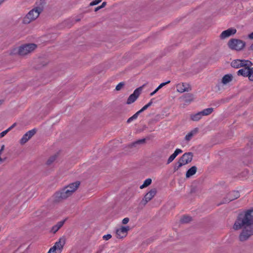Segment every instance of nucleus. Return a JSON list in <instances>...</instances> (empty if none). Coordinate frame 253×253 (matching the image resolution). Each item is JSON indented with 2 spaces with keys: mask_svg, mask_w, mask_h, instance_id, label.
Returning a JSON list of instances; mask_svg holds the SVG:
<instances>
[{
  "mask_svg": "<svg viewBox=\"0 0 253 253\" xmlns=\"http://www.w3.org/2000/svg\"><path fill=\"white\" fill-rule=\"evenodd\" d=\"M235 230L242 229L239 235L241 241L248 240L253 235V209L239 215L233 225Z\"/></svg>",
  "mask_w": 253,
  "mask_h": 253,
  "instance_id": "1",
  "label": "nucleus"
},
{
  "mask_svg": "<svg viewBox=\"0 0 253 253\" xmlns=\"http://www.w3.org/2000/svg\"><path fill=\"white\" fill-rule=\"evenodd\" d=\"M80 184V182L79 181H76L69 184L61 190L56 192L54 195V201L58 202L67 199L75 192Z\"/></svg>",
  "mask_w": 253,
  "mask_h": 253,
  "instance_id": "2",
  "label": "nucleus"
},
{
  "mask_svg": "<svg viewBox=\"0 0 253 253\" xmlns=\"http://www.w3.org/2000/svg\"><path fill=\"white\" fill-rule=\"evenodd\" d=\"M44 3L42 2L40 4L31 9L23 18L22 23L28 24L35 20L43 10Z\"/></svg>",
  "mask_w": 253,
  "mask_h": 253,
  "instance_id": "3",
  "label": "nucleus"
},
{
  "mask_svg": "<svg viewBox=\"0 0 253 253\" xmlns=\"http://www.w3.org/2000/svg\"><path fill=\"white\" fill-rule=\"evenodd\" d=\"M245 45L246 43L245 42L236 39H232L228 42V45L230 49L237 51L242 50L245 46Z\"/></svg>",
  "mask_w": 253,
  "mask_h": 253,
  "instance_id": "4",
  "label": "nucleus"
},
{
  "mask_svg": "<svg viewBox=\"0 0 253 253\" xmlns=\"http://www.w3.org/2000/svg\"><path fill=\"white\" fill-rule=\"evenodd\" d=\"M37 46V45L34 43H29L21 46L18 49V54L21 56L27 55L34 51Z\"/></svg>",
  "mask_w": 253,
  "mask_h": 253,
  "instance_id": "5",
  "label": "nucleus"
},
{
  "mask_svg": "<svg viewBox=\"0 0 253 253\" xmlns=\"http://www.w3.org/2000/svg\"><path fill=\"white\" fill-rule=\"evenodd\" d=\"M231 65L233 68H240L243 67H251L252 63L248 60L236 59L232 61Z\"/></svg>",
  "mask_w": 253,
  "mask_h": 253,
  "instance_id": "6",
  "label": "nucleus"
},
{
  "mask_svg": "<svg viewBox=\"0 0 253 253\" xmlns=\"http://www.w3.org/2000/svg\"><path fill=\"white\" fill-rule=\"evenodd\" d=\"M146 84H145L142 86L136 88L134 91L133 93L129 95L126 101L127 104H130L133 103L137 99L140 95L143 88L146 85Z\"/></svg>",
  "mask_w": 253,
  "mask_h": 253,
  "instance_id": "7",
  "label": "nucleus"
},
{
  "mask_svg": "<svg viewBox=\"0 0 253 253\" xmlns=\"http://www.w3.org/2000/svg\"><path fill=\"white\" fill-rule=\"evenodd\" d=\"M156 193L157 190L156 188H153L150 190L145 195L144 198L141 201L142 203L144 205H146V203L152 199V198L156 195Z\"/></svg>",
  "mask_w": 253,
  "mask_h": 253,
  "instance_id": "8",
  "label": "nucleus"
},
{
  "mask_svg": "<svg viewBox=\"0 0 253 253\" xmlns=\"http://www.w3.org/2000/svg\"><path fill=\"white\" fill-rule=\"evenodd\" d=\"M36 132L35 129H33L27 132L20 140L21 145L25 144Z\"/></svg>",
  "mask_w": 253,
  "mask_h": 253,
  "instance_id": "9",
  "label": "nucleus"
},
{
  "mask_svg": "<svg viewBox=\"0 0 253 253\" xmlns=\"http://www.w3.org/2000/svg\"><path fill=\"white\" fill-rule=\"evenodd\" d=\"M129 230V226H122L116 230V237L117 238L122 239L125 237Z\"/></svg>",
  "mask_w": 253,
  "mask_h": 253,
  "instance_id": "10",
  "label": "nucleus"
},
{
  "mask_svg": "<svg viewBox=\"0 0 253 253\" xmlns=\"http://www.w3.org/2000/svg\"><path fill=\"white\" fill-rule=\"evenodd\" d=\"M190 159V152L185 153L179 159L178 161V166L176 169L183 165L188 163Z\"/></svg>",
  "mask_w": 253,
  "mask_h": 253,
  "instance_id": "11",
  "label": "nucleus"
},
{
  "mask_svg": "<svg viewBox=\"0 0 253 253\" xmlns=\"http://www.w3.org/2000/svg\"><path fill=\"white\" fill-rule=\"evenodd\" d=\"M237 32L236 29L231 28L228 29L226 30L223 31L220 35L221 39H225L229 37L230 36L234 35Z\"/></svg>",
  "mask_w": 253,
  "mask_h": 253,
  "instance_id": "12",
  "label": "nucleus"
},
{
  "mask_svg": "<svg viewBox=\"0 0 253 253\" xmlns=\"http://www.w3.org/2000/svg\"><path fill=\"white\" fill-rule=\"evenodd\" d=\"M66 238L64 236H62L59 239L58 241L55 243L54 245L56 246L57 252H59V253H60L62 251L63 247L66 243Z\"/></svg>",
  "mask_w": 253,
  "mask_h": 253,
  "instance_id": "13",
  "label": "nucleus"
},
{
  "mask_svg": "<svg viewBox=\"0 0 253 253\" xmlns=\"http://www.w3.org/2000/svg\"><path fill=\"white\" fill-rule=\"evenodd\" d=\"M177 91L180 93H183L185 91H188L189 87V84L186 83H179L176 84Z\"/></svg>",
  "mask_w": 253,
  "mask_h": 253,
  "instance_id": "14",
  "label": "nucleus"
},
{
  "mask_svg": "<svg viewBox=\"0 0 253 253\" xmlns=\"http://www.w3.org/2000/svg\"><path fill=\"white\" fill-rule=\"evenodd\" d=\"M240 196L239 193L238 191H234L230 192L228 195V200L227 202L233 201L235 199H237Z\"/></svg>",
  "mask_w": 253,
  "mask_h": 253,
  "instance_id": "15",
  "label": "nucleus"
},
{
  "mask_svg": "<svg viewBox=\"0 0 253 253\" xmlns=\"http://www.w3.org/2000/svg\"><path fill=\"white\" fill-rule=\"evenodd\" d=\"M250 67H243V68L240 69L237 72L238 76H242L245 77H247L248 76V72L249 68Z\"/></svg>",
  "mask_w": 253,
  "mask_h": 253,
  "instance_id": "16",
  "label": "nucleus"
},
{
  "mask_svg": "<svg viewBox=\"0 0 253 253\" xmlns=\"http://www.w3.org/2000/svg\"><path fill=\"white\" fill-rule=\"evenodd\" d=\"M65 220H66L64 219L63 220L57 222L56 225H55L52 227L51 231L53 233H55L63 225Z\"/></svg>",
  "mask_w": 253,
  "mask_h": 253,
  "instance_id": "17",
  "label": "nucleus"
},
{
  "mask_svg": "<svg viewBox=\"0 0 253 253\" xmlns=\"http://www.w3.org/2000/svg\"><path fill=\"white\" fill-rule=\"evenodd\" d=\"M232 76L231 75H225L223 76L222 79V83L225 84L229 83L232 81Z\"/></svg>",
  "mask_w": 253,
  "mask_h": 253,
  "instance_id": "18",
  "label": "nucleus"
},
{
  "mask_svg": "<svg viewBox=\"0 0 253 253\" xmlns=\"http://www.w3.org/2000/svg\"><path fill=\"white\" fill-rule=\"evenodd\" d=\"M202 116H203L202 113H201V112H199L195 114L191 115V119L193 121H197L200 120L202 118Z\"/></svg>",
  "mask_w": 253,
  "mask_h": 253,
  "instance_id": "19",
  "label": "nucleus"
},
{
  "mask_svg": "<svg viewBox=\"0 0 253 253\" xmlns=\"http://www.w3.org/2000/svg\"><path fill=\"white\" fill-rule=\"evenodd\" d=\"M213 111V109L212 108H207L203 111H201V113H202V116H208L211 114Z\"/></svg>",
  "mask_w": 253,
  "mask_h": 253,
  "instance_id": "20",
  "label": "nucleus"
},
{
  "mask_svg": "<svg viewBox=\"0 0 253 253\" xmlns=\"http://www.w3.org/2000/svg\"><path fill=\"white\" fill-rule=\"evenodd\" d=\"M152 183V179L151 178H147L146 179L143 184L140 186V189H143L145 187H146L148 186L149 185H150Z\"/></svg>",
  "mask_w": 253,
  "mask_h": 253,
  "instance_id": "21",
  "label": "nucleus"
},
{
  "mask_svg": "<svg viewBox=\"0 0 253 253\" xmlns=\"http://www.w3.org/2000/svg\"><path fill=\"white\" fill-rule=\"evenodd\" d=\"M181 101L185 102V103H188L190 101V96L189 94L186 95H183L180 97Z\"/></svg>",
  "mask_w": 253,
  "mask_h": 253,
  "instance_id": "22",
  "label": "nucleus"
},
{
  "mask_svg": "<svg viewBox=\"0 0 253 253\" xmlns=\"http://www.w3.org/2000/svg\"><path fill=\"white\" fill-rule=\"evenodd\" d=\"M190 222V217L188 215H183L180 219L182 223H188Z\"/></svg>",
  "mask_w": 253,
  "mask_h": 253,
  "instance_id": "23",
  "label": "nucleus"
},
{
  "mask_svg": "<svg viewBox=\"0 0 253 253\" xmlns=\"http://www.w3.org/2000/svg\"><path fill=\"white\" fill-rule=\"evenodd\" d=\"M56 158H57L56 155H54L50 157L47 161L46 164L47 165H50L51 164H52L55 161Z\"/></svg>",
  "mask_w": 253,
  "mask_h": 253,
  "instance_id": "24",
  "label": "nucleus"
},
{
  "mask_svg": "<svg viewBox=\"0 0 253 253\" xmlns=\"http://www.w3.org/2000/svg\"><path fill=\"white\" fill-rule=\"evenodd\" d=\"M145 142V139H139L131 144V147H136L137 145L144 143Z\"/></svg>",
  "mask_w": 253,
  "mask_h": 253,
  "instance_id": "25",
  "label": "nucleus"
},
{
  "mask_svg": "<svg viewBox=\"0 0 253 253\" xmlns=\"http://www.w3.org/2000/svg\"><path fill=\"white\" fill-rule=\"evenodd\" d=\"M248 77L250 81H253V67L249 68Z\"/></svg>",
  "mask_w": 253,
  "mask_h": 253,
  "instance_id": "26",
  "label": "nucleus"
},
{
  "mask_svg": "<svg viewBox=\"0 0 253 253\" xmlns=\"http://www.w3.org/2000/svg\"><path fill=\"white\" fill-rule=\"evenodd\" d=\"M139 114L137 112L132 116H131V117H130L128 119V120H127V123H129L133 120L136 119L138 117Z\"/></svg>",
  "mask_w": 253,
  "mask_h": 253,
  "instance_id": "27",
  "label": "nucleus"
},
{
  "mask_svg": "<svg viewBox=\"0 0 253 253\" xmlns=\"http://www.w3.org/2000/svg\"><path fill=\"white\" fill-rule=\"evenodd\" d=\"M101 1H102V0H94L90 3L89 5L90 6L95 5L98 4Z\"/></svg>",
  "mask_w": 253,
  "mask_h": 253,
  "instance_id": "28",
  "label": "nucleus"
},
{
  "mask_svg": "<svg viewBox=\"0 0 253 253\" xmlns=\"http://www.w3.org/2000/svg\"><path fill=\"white\" fill-rule=\"evenodd\" d=\"M170 82V81H167V82H165V83H163L162 84H161L158 87H157V90H159L160 89H161L162 87H163L164 86H165V85L169 84V83Z\"/></svg>",
  "mask_w": 253,
  "mask_h": 253,
  "instance_id": "29",
  "label": "nucleus"
},
{
  "mask_svg": "<svg viewBox=\"0 0 253 253\" xmlns=\"http://www.w3.org/2000/svg\"><path fill=\"white\" fill-rule=\"evenodd\" d=\"M125 85V84L123 82L120 83L116 87V89L117 90H120L123 87V86Z\"/></svg>",
  "mask_w": 253,
  "mask_h": 253,
  "instance_id": "30",
  "label": "nucleus"
},
{
  "mask_svg": "<svg viewBox=\"0 0 253 253\" xmlns=\"http://www.w3.org/2000/svg\"><path fill=\"white\" fill-rule=\"evenodd\" d=\"M182 153V151L180 149H176L174 152L172 154L176 157L179 154Z\"/></svg>",
  "mask_w": 253,
  "mask_h": 253,
  "instance_id": "31",
  "label": "nucleus"
},
{
  "mask_svg": "<svg viewBox=\"0 0 253 253\" xmlns=\"http://www.w3.org/2000/svg\"><path fill=\"white\" fill-rule=\"evenodd\" d=\"M182 153V151L180 149H176L174 152L172 154L176 157L179 154Z\"/></svg>",
  "mask_w": 253,
  "mask_h": 253,
  "instance_id": "32",
  "label": "nucleus"
},
{
  "mask_svg": "<svg viewBox=\"0 0 253 253\" xmlns=\"http://www.w3.org/2000/svg\"><path fill=\"white\" fill-rule=\"evenodd\" d=\"M182 153V151L180 149H176L174 152L172 154L176 157L179 154Z\"/></svg>",
  "mask_w": 253,
  "mask_h": 253,
  "instance_id": "33",
  "label": "nucleus"
},
{
  "mask_svg": "<svg viewBox=\"0 0 253 253\" xmlns=\"http://www.w3.org/2000/svg\"><path fill=\"white\" fill-rule=\"evenodd\" d=\"M175 158L176 157H175L173 154L171 155L168 160L167 164H169L172 162Z\"/></svg>",
  "mask_w": 253,
  "mask_h": 253,
  "instance_id": "34",
  "label": "nucleus"
},
{
  "mask_svg": "<svg viewBox=\"0 0 253 253\" xmlns=\"http://www.w3.org/2000/svg\"><path fill=\"white\" fill-rule=\"evenodd\" d=\"M197 171V168L195 166L191 167V176L195 174Z\"/></svg>",
  "mask_w": 253,
  "mask_h": 253,
  "instance_id": "35",
  "label": "nucleus"
},
{
  "mask_svg": "<svg viewBox=\"0 0 253 253\" xmlns=\"http://www.w3.org/2000/svg\"><path fill=\"white\" fill-rule=\"evenodd\" d=\"M56 251L57 252V249L56 247V246H55V245H54L49 250V253H56Z\"/></svg>",
  "mask_w": 253,
  "mask_h": 253,
  "instance_id": "36",
  "label": "nucleus"
},
{
  "mask_svg": "<svg viewBox=\"0 0 253 253\" xmlns=\"http://www.w3.org/2000/svg\"><path fill=\"white\" fill-rule=\"evenodd\" d=\"M8 132L9 130L7 129L3 131L1 133H0V138L4 137Z\"/></svg>",
  "mask_w": 253,
  "mask_h": 253,
  "instance_id": "37",
  "label": "nucleus"
},
{
  "mask_svg": "<svg viewBox=\"0 0 253 253\" xmlns=\"http://www.w3.org/2000/svg\"><path fill=\"white\" fill-rule=\"evenodd\" d=\"M111 237H112V236L111 234H107V235L103 236V238L104 240H108Z\"/></svg>",
  "mask_w": 253,
  "mask_h": 253,
  "instance_id": "38",
  "label": "nucleus"
},
{
  "mask_svg": "<svg viewBox=\"0 0 253 253\" xmlns=\"http://www.w3.org/2000/svg\"><path fill=\"white\" fill-rule=\"evenodd\" d=\"M129 220V219L128 217H126L123 219L122 223L124 224H126L128 222Z\"/></svg>",
  "mask_w": 253,
  "mask_h": 253,
  "instance_id": "39",
  "label": "nucleus"
},
{
  "mask_svg": "<svg viewBox=\"0 0 253 253\" xmlns=\"http://www.w3.org/2000/svg\"><path fill=\"white\" fill-rule=\"evenodd\" d=\"M148 108L146 107V105L144 106L139 111H137V112L140 114L146 110Z\"/></svg>",
  "mask_w": 253,
  "mask_h": 253,
  "instance_id": "40",
  "label": "nucleus"
},
{
  "mask_svg": "<svg viewBox=\"0 0 253 253\" xmlns=\"http://www.w3.org/2000/svg\"><path fill=\"white\" fill-rule=\"evenodd\" d=\"M197 132H198V129L197 128H195L192 131H191V137L192 135L195 134Z\"/></svg>",
  "mask_w": 253,
  "mask_h": 253,
  "instance_id": "41",
  "label": "nucleus"
},
{
  "mask_svg": "<svg viewBox=\"0 0 253 253\" xmlns=\"http://www.w3.org/2000/svg\"><path fill=\"white\" fill-rule=\"evenodd\" d=\"M16 126V123L13 124L11 126L7 128L9 130V131L11 130L15 126Z\"/></svg>",
  "mask_w": 253,
  "mask_h": 253,
  "instance_id": "42",
  "label": "nucleus"
},
{
  "mask_svg": "<svg viewBox=\"0 0 253 253\" xmlns=\"http://www.w3.org/2000/svg\"><path fill=\"white\" fill-rule=\"evenodd\" d=\"M186 177H190V169H188L186 173Z\"/></svg>",
  "mask_w": 253,
  "mask_h": 253,
  "instance_id": "43",
  "label": "nucleus"
},
{
  "mask_svg": "<svg viewBox=\"0 0 253 253\" xmlns=\"http://www.w3.org/2000/svg\"><path fill=\"white\" fill-rule=\"evenodd\" d=\"M106 4H107L106 2H103L101 4V5L100 6V7H101V8H102L106 6Z\"/></svg>",
  "mask_w": 253,
  "mask_h": 253,
  "instance_id": "44",
  "label": "nucleus"
},
{
  "mask_svg": "<svg viewBox=\"0 0 253 253\" xmlns=\"http://www.w3.org/2000/svg\"><path fill=\"white\" fill-rule=\"evenodd\" d=\"M158 90H157V88H156L154 91L150 93V96H153V95H154Z\"/></svg>",
  "mask_w": 253,
  "mask_h": 253,
  "instance_id": "45",
  "label": "nucleus"
},
{
  "mask_svg": "<svg viewBox=\"0 0 253 253\" xmlns=\"http://www.w3.org/2000/svg\"><path fill=\"white\" fill-rule=\"evenodd\" d=\"M185 139L187 140H190V133H188L187 134H186V135L185 136Z\"/></svg>",
  "mask_w": 253,
  "mask_h": 253,
  "instance_id": "46",
  "label": "nucleus"
},
{
  "mask_svg": "<svg viewBox=\"0 0 253 253\" xmlns=\"http://www.w3.org/2000/svg\"><path fill=\"white\" fill-rule=\"evenodd\" d=\"M152 104V101H151L150 102H149L148 104H147L146 105H145L146 106V107L147 108L149 107Z\"/></svg>",
  "mask_w": 253,
  "mask_h": 253,
  "instance_id": "47",
  "label": "nucleus"
},
{
  "mask_svg": "<svg viewBox=\"0 0 253 253\" xmlns=\"http://www.w3.org/2000/svg\"><path fill=\"white\" fill-rule=\"evenodd\" d=\"M248 37H249L250 39H253V33H252L251 34H250V35H249Z\"/></svg>",
  "mask_w": 253,
  "mask_h": 253,
  "instance_id": "48",
  "label": "nucleus"
},
{
  "mask_svg": "<svg viewBox=\"0 0 253 253\" xmlns=\"http://www.w3.org/2000/svg\"><path fill=\"white\" fill-rule=\"evenodd\" d=\"M101 9V7H100V6H97L96 7L95 9H94V11L96 12L98 10H99V9Z\"/></svg>",
  "mask_w": 253,
  "mask_h": 253,
  "instance_id": "49",
  "label": "nucleus"
},
{
  "mask_svg": "<svg viewBox=\"0 0 253 253\" xmlns=\"http://www.w3.org/2000/svg\"><path fill=\"white\" fill-rule=\"evenodd\" d=\"M5 0H0V5L5 1Z\"/></svg>",
  "mask_w": 253,
  "mask_h": 253,
  "instance_id": "50",
  "label": "nucleus"
},
{
  "mask_svg": "<svg viewBox=\"0 0 253 253\" xmlns=\"http://www.w3.org/2000/svg\"><path fill=\"white\" fill-rule=\"evenodd\" d=\"M2 103H3V100H0V106L2 104Z\"/></svg>",
  "mask_w": 253,
  "mask_h": 253,
  "instance_id": "51",
  "label": "nucleus"
},
{
  "mask_svg": "<svg viewBox=\"0 0 253 253\" xmlns=\"http://www.w3.org/2000/svg\"><path fill=\"white\" fill-rule=\"evenodd\" d=\"M80 21V19H78L76 20V22H78V21Z\"/></svg>",
  "mask_w": 253,
  "mask_h": 253,
  "instance_id": "52",
  "label": "nucleus"
},
{
  "mask_svg": "<svg viewBox=\"0 0 253 253\" xmlns=\"http://www.w3.org/2000/svg\"><path fill=\"white\" fill-rule=\"evenodd\" d=\"M190 157H191V160L192 159V155L191 154Z\"/></svg>",
  "mask_w": 253,
  "mask_h": 253,
  "instance_id": "53",
  "label": "nucleus"
}]
</instances>
